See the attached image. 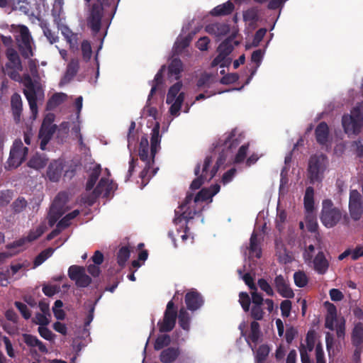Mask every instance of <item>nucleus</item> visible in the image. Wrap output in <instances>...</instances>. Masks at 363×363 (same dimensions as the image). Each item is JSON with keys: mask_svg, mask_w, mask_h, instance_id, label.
<instances>
[{"mask_svg": "<svg viewBox=\"0 0 363 363\" xmlns=\"http://www.w3.org/2000/svg\"><path fill=\"white\" fill-rule=\"evenodd\" d=\"M352 147L358 157H363V143L361 140L353 141L352 143Z\"/></svg>", "mask_w": 363, "mask_h": 363, "instance_id": "nucleus-63", "label": "nucleus"}, {"mask_svg": "<svg viewBox=\"0 0 363 363\" xmlns=\"http://www.w3.org/2000/svg\"><path fill=\"white\" fill-rule=\"evenodd\" d=\"M304 208L307 213H313L314 210V189L308 186L303 198Z\"/></svg>", "mask_w": 363, "mask_h": 363, "instance_id": "nucleus-36", "label": "nucleus"}, {"mask_svg": "<svg viewBox=\"0 0 363 363\" xmlns=\"http://www.w3.org/2000/svg\"><path fill=\"white\" fill-rule=\"evenodd\" d=\"M108 0H95L91 6L87 25L94 34L98 33L101 29L104 6L108 5Z\"/></svg>", "mask_w": 363, "mask_h": 363, "instance_id": "nucleus-10", "label": "nucleus"}, {"mask_svg": "<svg viewBox=\"0 0 363 363\" xmlns=\"http://www.w3.org/2000/svg\"><path fill=\"white\" fill-rule=\"evenodd\" d=\"M262 9L259 6H252L243 12V20L246 22L256 23L259 21Z\"/></svg>", "mask_w": 363, "mask_h": 363, "instance_id": "nucleus-35", "label": "nucleus"}, {"mask_svg": "<svg viewBox=\"0 0 363 363\" xmlns=\"http://www.w3.org/2000/svg\"><path fill=\"white\" fill-rule=\"evenodd\" d=\"M40 26L43 31L44 35L46 37L48 40L50 44H53L58 41L59 38L55 33L53 32L50 28L48 22L47 21L43 20L40 22Z\"/></svg>", "mask_w": 363, "mask_h": 363, "instance_id": "nucleus-37", "label": "nucleus"}, {"mask_svg": "<svg viewBox=\"0 0 363 363\" xmlns=\"http://www.w3.org/2000/svg\"><path fill=\"white\" fill-rule=\"evenodd\" d=\"M239 75L237 73H230L223 76L220 79V83L223 84H233L238 81Z\"/></svg>", "mask_w": 363, "mask_h": 363, "instance_id": "nucleus-60", "label": "nucleus"}, {"mask_svg": "<svg viewBox=\"0 0 363 363\" xmlns=\"http://www.w3.org/2000/svg\"><path fill=\"white\" fill-rule=\"evenodd\" d=\"M14 305L26 320H28L31 317V313L25 303L15 301Z\"/></svg>", "mask_w": 363, "mask_h": 363, "instance_id": "nucleus-57", "label": "nucleus"}, {"mask_svg": "<svg viewBox=\"0 0 363 363\" xmlns=\"http://www.w3.org/2000/svg\"><path fill=\"white\" fill-rule=\"evenodd\" d=\"M27 206V201L23 197H19L12 203L14 213H19L23 211Z\"/></svg>", "mask_w": 363, "mask_h": 363, "instance_id": "nucleus-54", "label": "nucleus"}, {"mask_svg": "<svg viewBox=\"0 0 363 363\" xmlns=\"http://www.w3.org/2000/svg\"><path fill=\"white\" fill-rule=\"evenodd\" d=\"M10 32L13 34L16 46L24 59L34 55V41L28 28L25 25L11 26Z\"/></svg>", "mask_w": 363, "mask_h": 363, "instance_id": "nucleus-3", "label": "nucleus"}, {"mask_svg": "<svg viewBox=\"0 0 363 363\" xmlns=\"http://www.w3.org/2000/svg\"><path fill=\"white\" fill-rule=\"evenodd\" d=\"M249 148L248 144L242 145L238 150L234 160V162L239 164L242 162L247 156V152Z\"/></svg>", "mask_w": 363, "mask_h": 363, "instance_id": "nucleus-53", "label": "nucleus"}, {"mask_svg": "<svg viewBox=\"0 0 363 363\" xmlns=\"http://www.w3.org/2000/svg\"><path fill=\"white\" fill-rule=\"evenodd\" d=\"M213 159L211 156H206L202 165V172L200 174L201 164H197L194 169V174L196 176L191 185V190L199 189L206 181H210L213 177H211V172L209 171V167L212 164Z\"/></svg>", "mask_w": 363, "mask_h": 363, "instance_id": "nucleus-12", "label": "nucleus"}, {"mask_svg": "<svg viewBox=\"0 0 363 363\" xmlns=\"http://www.w3.org/2000/svg\"><path fill=\"white\" fill-rule=\"evenodd\" d=\"M241 335L245 337L247 344L254 350L262 336L259 323L257 321H252L250 323V331L248 335H246V332L243 330H242Z\"/></svg>", "mask_w": 363, "mask_h": 363, "instance_id": "nucleus-18", "label": "nucleus"}, {"mask_svg": "<svg viewBox=\"0 0 363 363\" xmlns=\"http://www.w3.org/2000/svg\"><path fill=\"white\" fill-rule=\"evenodd\" d=\"M236 33H233L224 40L218 47V55L211 62V67L220 65L222 67L227 66L230 62L228 56L233 52L235 45H238L240 42L236 40Z\"/></svg>", "mask_w": 363, "mask_h": 363, "instance_id": "nucleus-8", "label": "nucleus"}, {"mask_svg": "<svg viewBox=\"0 0 363 363\" xmlns=\"http://www.w3.org/2000/svg\"><path fill=\"white\" fill-rule=\"evenodd\" d=\"M89 174L88 179L97 182L101 173V167L99 164H94L89 169Z\"/></svg>", "mask_w": 363, "mask_h": 363, "instance_id": "nucleus-56", "label": "nucleus"}, {"mask_svg": "<svg viewBox=\"0 0 363 363\" xmlns=\"http://www.w3.org/2000/svg\"><path fill=\"white\" fill-rule=\"evenodd\" d=\"M177 318V308L173 301L171 300L167 304L162 321H159L157 323L160 332L168 333L172 331L175 326Z\"/></svg>", "mask_w": 363, "mask_h": 363, "instance_id": "nucleus-13", "label": "nucleus"}, {"mask_svg": "<svg viewBox=\"0 0 363 363\" xmlns=\"http://www.w3.org/2000/svg\"><path fill=\"white\" fill-rule=\"evenodd\" d=\"M23 84L26 87L23 89V94L28 102L33 116L35 117L38 113L37 93L35 86L29 74L23 75Z\"/></svg>", "mask_w": 363, "mask_h": 363, "instance_id": "nucleus-14", "label": "nucleus"}, {"mask_svg": "<svg viewBox=\"0 0 363 363\" xmlns=\"http://www.w3.org/2000/svg\"><path fill=\"white\" fill-rule=\"evenodd\" d=\"M38 331L40 335L47 340H52L55 337L52 332L45 326L38 327Z\"/></svg>", "mask_w": 363, "mask_h": 363, "instance_id": "nucleus-62", "label": "nucleus"}, {"mask_svg": "<svg viewBox=\"0 0 363 363\" xmlns=\"http://www.w3.org/2000/svg\"><path fill=\"white\" fill-rule=\"evenodd\" d=\"M352 344L354 347H363V324H355L351 335Z\"/></svg>", "mask_w": 363, "mask_h": 363, "instance_id": "nucleus-32", "label": "nucleus"}, {"mask_svg": "<svg viewBox=\"0 0 363 363\" xmlns=\"http://www.w3.org/2000/svg\"><path fill=\"white\" fill-rule=\"evenodd\" d=\"M280 309L283 317H289L291 310V301L289 300H284L281 301L280 304Z\"/></svg>", "mask_w": 363, "mask_h": 363, "instance_id": "nucleus-59", "label": "nucleus"}, {"mask_svg": "<svg viewBox=\"0 0 363 363\" xmlns=\"http://www.w3.org/2000/svg\"><path fill=\"white\" fill-rule=\"evenodd\" d=\"M235 130H232L227 135H225L223 138H220L216 142L215 147H222V151L219 154V156L216 160V164L213 166L211 170H209L211 172V177H214L216 173L218 172L220 167L225 163L227 158L225 150L227 151L231 150L232 149L235 148L239 145L240 141L237 138H235Z\"/></svg>", "mask_w": 363, "mask_h": 363, "instance_id": "nucleus-4", "label": "nucleus"}, {"mask_svg": "<svg viewBox=\"0 0 363 363\" xmlns=\"http://www.w3.org/2000/svg\"><path fill=\"white\" fill-rule=\"evenodd\" d=\"M306 346L308 351L311 352L315 346V332L313 330H310L306 335Z\"/></svg>", "mask_w": 363, "mask_h": 363, "instance_id": "nucleus-58", "label": "nucleus"}, {"mask_svg": "<svg viewBox=\"0 0 363 363\" xmlns=\"http://www.w3.org/2000/svg\"><path fill=\"white\" fill-rule=\"evenodd\" d=\"M43 233L42 227H38L34 230H30L27 236L28 242H33L39 238Z\"/></svg>", "mask_w": 363, "mask_h": 363, "instance_id": "nucleus-64", "label": "nucleus"}, {"mask_svg": "<svg viewBox=\"0 0 363 363\" xmlns=\"http://www.w3.org/2000/svg\"><path fill=\"white\" fill-rule=\"evenodd\" d=\"M342 211L335 206L331 199H324L322 202V209L320 219L323 225L328 228L335 227L342 219Z\"/></svg>", "mask_w": 363, "mask_h": 363, "instance_id": "nucleus-7", "label": "nucleus"}, {"mask_svg": "<svg viewBox=\"0 0 363 363\" xmlns=\"http://www.w3.org/2000/svg\"><path fill=\"white\" fill-rule=\"evenodd\" d=\"M161 136L160 135V125L157 123L152 128L150 138V152L149 154V142L146 136L141 138L138 155L141 161L145 162V167L140 173L143 188L147 184L150 178L156 174L158 167L154 168L155 157L160 149Z\"/></svg>", "mask_w": 363, "mask_h": 363, "instance_id": "nucleus-1", "label": "nucleus"}, {"mask_svg": "<svg viewBox=\"0 0 363 363\" xmlns=\"http://www.w3.org/2000/svg\"><path fill=\"white\" fill-rule=\"evenodd\" d=\"M130 250L128 247L123 246L121 247L117 253V263L121 267H123L130 257Z\"/></svg>", "mask_w": 363, "mask_h": 363, "instance_id": "nucleus-43", "label": "nucleus"}, {"mask_svg": "<svg viewBox=\"0 0 363 363\" xmlns=\"http://www.w3.org/2000/svg\"><path fill=\"white\" fill-rule=\"evenodd\" d=\"M314 270L320 274H324L328 269L329 262L324 253L320 251L311 260Z\"/></svg>", "mask_w": 363, "mask_h": 363, "instance_id": "nucleus-24", "label": "nucleus"}, {"mask_svg": "<svg viewBox=\"0 0 363 363\" xmlns=\"http://www.w3.org/2000/svg\"><path fill=\"white\" fill-rule=\"evenodd\" d=\"M28 153V148L23 147L21 140H15L6 162L7 166L5 168L6 169H11L18 167L25 161Z\"/></svg>", "mask_w": 363, "mask_h": 363, "instance_id": "nucleus-11", "label": "nucleus"}, {"mask_svg": "<svg viewBox=\"0 0 363 363\" xmlns=\"http://www.w3.org/2000/svg\"><path fill=\"white\" fill-rule=\"evenodd\" d=\"M54 249L48 247L40 252L35 258L33 261L34 267H37L42 264L47 259L52 255Z\"/></svg>", "mask_w": 363, "mask_h": 363, "instance_id": "nucleus-42", "label": "nucleus"}, {"mask_svg": "<svg viewBox=\"0 0 363 363\" xmlns=\"http://www.w3.org/2000/svg\"><path fill=\"white\" fill-rule=\"evenodd\" d=\"M188 310L195 311L199 309L204 303L202 295L196 289H192L188 291L184 298Z\"/></svg>", "mask_w": 363, "mask_h": 363, "instance_id": "nucleus-19", "label": "nucleus"}, {"mask_svg": "<svg viewBox=\"0 0 363 363\" xmlns=\"http://www.w3.org/2000/svg\"><path fill=\"white\" fill-rule=\"evenodd\" d=\"M56 130L55 125L45 124V121H44L41 128L39 131V138H45L50 140L55 133Z\"/></svg>", "mask_w": 363, "mask_h": 363, "instance_id": "nucleus-44", "label": "nucleus"}, {"mask_svg": "<svg viewBox=\"0 0 363 363\" xmlns=\"http://www.w3.org/2000/svg\"><path fill=\"white\" fill-rule=\"evenodd\" d=\"M182 88V82L181 81H179L172 86H171L167 94L166 103H172L174 101V99H177V96L181 93L180 91Z\"/></svg>", "mask_w": 363, "mask_h": 363, "instance_id": "nucleus-39", "label": "nucleus"}, {"mask_svg": "<svg viewBox=\"0 0 363 363\" xmlns=\"http://www.w3.org/2000/svg\"><path fill=\"white\" fill-rule=\"evenodd\" d=\"M327 163L328 158L323 154L311 156L307 169V177L310 184H314L322 182Z\"/></svg>", "mask_w": 363, "mask_h": 363, "instance_id": "nucleus-5", "label": "nucleus"}, {"mask_svg": "<svg viewBox=\"0 0 363 363\" xmlns=\"http://www.w3.org/2000/svg\"><path fill=\"white\" fill-rule=\"evenodd\" d=\"M342 125L345 133L358 135L363 126V113L359 106L354 107L350 114L342 118Z\"/></svg>", "mask_w": 363, "mask_h": 363, "instance_id": "nucleus-9", "label": "nucleus"}, {"mask_svg": "<svg viewBox=\"0 0 363 363\" xmlns=\"http://www.w3.org/2000/svg\"><path fill=\"white\" fill-rule=\"evenodd\" d=\"M234 9V4L230 0H229L223 4L216 6L211 11V14L213 16H228L233 11Z\"/></svg>", "mask_w": 363, "mask_h": 363, "instance_id": "nucleus-31", "label": "nucleus"}, {"mask_svg": "<svg viewBox=\"0 0 363 363\" xmlns=\"http://www.w3.org/2000/svg\"><path fill=\"white\" fill-rule=\"evenodd\" d=\"M177 317L179 319V326L183 330L189 331L190 329L191 317L184 307L180 308L179 314L177 313Z\"/></svg>", "mask_w": 363, "mask_h": 363, "instance_id": "nucleus-38", "label": "nucleus"}, {"mask_svg": "<svg viewBox=\"0 0 363 363\" xmlns=\"http://www.w3.org/2000/svg\"><path fill=\"white\" fill-rule=\"evenodd\" d=\"M48 161V158L45 154L36 152L28 160L27 165L32 169L38 170L44 168L46 166Z\"/></svg>", "mask_w": 363, "mask_h": 363, "instance_id": "nucleus-29", "label": "nucleus"}, {"mask_svg": "<svg viewBox=\"0 0 363 363\" xmlns=\"http://www.w3.org/2000/svg\"><path fill=\"white\" fill-rule=\"evenodd\" d=\"M270 352V348L267 345H260L256 352V362L257 363H264L268 357Z\"/></svg>", "mask_w": 363, "mask_h": 363, "instance_id": "nucleus-45", "label": "nucleus"}, {"mask_svg": "<svg viewBox=\"0 0 363 363\" xmlns=\"http://www.w3.org/2000/svg\"><path fill=\"white\" fill-rule=\"evenodd\" d=\"M212 197L211 191L208 188H203L194 197L192 193H188L184 201L178 207L179 209L175 211L174 223L177 225L182 220H185L186 223H187L189 220L194 218L197 211L189 206L193 199L194 202L197 203L199 201H205Z\"/></svg>", "mask_w": 363, "mask_h": 363, "instance_id": "nucleus-2", "label": "nucleus"}, {"mask_svg": "<svg viewBox=\"0 0 363 363\" xmlns=\"http://www.w3.org/2000/svg\"><path fill=\"white\" fill-rule=\"evenodd\" d=\"M348 208L351 218L354 221L359 220L363 215V203L362 195L356 189L350 191Z\"/></svg>", "mask_w": 363, "mask_h": 363, "instance_id": "nucleus-15", "label": "nucleus"}, {"mask_svg": "<svg viewBox=\"0 0 363 363\" xmlns=\"http://www.w3.org/2000/svg\"><path fill=\"white\" fill-rule=\"evenodd\" d=\"M327 163L328 158L323 154L311 156L307 169V177L310 184H314L322 182Z\"/></svg>", "mask_w": 363, "mask_h": 363, "instance_id": "nucleus-6", "label": "nucleus"}, {"mask_svg": "<svg viewBox=\"0 0 363 363\" xmlns=\"http://www.w3.org/2000/svg\"><path fill=\"white\" fill-rule=\"evenodd\" d=\"M267 30L266 28H262L257 30L253 37L252 42L250 45H246V48L248 49L251 47H258L260 42L264 38L266 35Z\"/></svg>", "mask_w": 363, "mask_h": 363, "instance_id": "nucleus-48", "label": "nucleus"}, {"mask_svg": "<svg viewBox=\"0 0 363 363\" xmlns=\"http://www.w3.org/2000/svg\"><path fill=\"white\" fill-rule=\"evenodd\" d=\"M69 279L75 282L77 287L85 288L91 283V278L86 274L85 268L72 265L68 269Z\"/></svg>", "mask_w": 363, "mask_h": 363, "instance_id": "nucleus-16", "label": "nucleus"}, {"mask_svg": "<svg viewBox=\"0 0 363 363\" xmlns=\"http://www.w3.org/2000/svg\"><path fill=\"white\" fill-rule=\"evenodd\" d=\"M295 284L300 288L304 287L308 284V277L302 271L296 272L294 274Z\"/></svg>", "mask_w": 363, "mask_h": 363, "instance_id": "nucleus-49", "label": "nucleus"}, {"mask_svg": "<svg viewBox=\"0 0 363 363\" xmlns=\"http://www.w3.org/2000/svg\"><path fill=\"white\" fill-rule=\"evenodd\" d=\"M264 312L262 308V305H252L250 310V316L256 320H261L263 319Z\"/></svg>", "mask_w": 363, "mask_h": 363, "instance_id": "nucleus-51", "label": "nucleus"}, {"mask_svg": "<svg viewBox=\"0 0 363 363\" xmlns=\"http://www.w3.org/2000/svg\"><path fill=\"white\" fill-rule=\"evenodd\" d=\"M24 342L29 347H38V350L43 353L48 352L46 346L36 336L30 334H23Z\"/></svg>", "mask_w": 363, "mask_h": 363, "instance_id": "nucleus-33", "label": "nucleus"}, {"mask_svg": "<svg viewBox=\"0 0 363 363\" xmlns=\"http://www.w3.org/2000/svg\"><path fill=\"white\" fill-rule=\"evenodd\" d=\"M171 342V338L169 335L164 334L159 335L155 340L154 344V349L157 351L162 350L166 346H168Z\"/></svg>", "mask_w": 363, "mask_h": 363, "instance_id": "nucleus-46", "label": "nucleus"}, {"mask_svg": "<svg viewBox=\"0 0 363 363\" xmlns=\"http://www.w3.org/2000/svg\"><path fill=\"white\" fill-rule=\"evenodd\" d=\"M277 292L284 298H291L294 296L293 290L283 275H277L274 281Z\"/></svg>", "mask_w": 363, "mask_h": 363, "instance_id": "nucleus-20", "label": "nucleus"}, {"mask_svg": "<svg viewBox=\"0 0 363 363\" xmlns=\"http://www.w3.org/2000/svg\"><path fill=\"white\" fill-rule=\"evenodd\" d=\"M64 169L63 163L60 160L51 162L47 169V177L50 182H57L60 180Z\"/></svg>", "mask_w": 363, "mask_h": 363, "instance_id": "nucleus-22", "label": "nucleus"}, {"mask_svg": "<svg viewBox=\"0 0 363 363\" xmlns=\"http://www.w3.org/2000/svg\"><path fill=\"white\" fill-rule=\"evenodd\" d=\"M185 94L184 92L180 93L176 99L171 103L169 108V113L172 116H178L181 109L182 105L184 101Z\"/></svg>", "mask_w": 363, "mask_h": 363, "instance_id": "nucleus-41", "label": "nucleus"}, {"mask_svg": "<svg viewBox=\"0 0 363 363\" xmlns=\"http://www.w3.org/2000/svg\"><path fill=\"white\" fill-rule=\"evenodd\" d=\"M11 106L13 120L16 123H18L21 121V116L23 111V102L19 94L14 93L11 96Z\"/></svg>", "mask_w": 363, "mask_h": 363, "instance_id": "nucleus-23", "label": "nucleus"}, {"mask_svg": "<svg viewBox=\"0 0 363 363\" xmlns=\"http://www.w3.org/2000/svg\"><path fill=\"white\" fill-rule=\"evenodd\" d=\"M82 57L84 61L88 62L91 57L92 50L90 43L88 40H84L81 45Z\"/></svg>", "mask_w": 363, "mask_h": 363, "instance_id": "nucleus-52", "label": "nucleus"}, {"mask_svg": "<svg viewBox=\"0 0 363 363\" xmlns=\"http://www.w3.org/2000/svg\"><path fill=\"white\" fill-rule=\"evenodd\" d=\"M239 302L245 312L250 311L251 298L247 292H240L239 294Z\"/></svg>", "mask_w": 363, "mask_h": 363, "instance_id": "nucleus-50", "label": "nucleus"}, {"mask_svg": "<svg viewBox=\"0 0 363 363\" xmlns=\"http://www.w3.org/2000/svg\"><path fill=\"white\" fill-rule=\"evenodd\" d=\"M79 69V60L77 59H72L67 65L65 74L60 81V84L69 83L76 76Z\"/></svg>", "mask_w": 363, "mask_h": 363, "instance_id": "nucleus-26", "label": "nucleus"}, {"mask_svg": "<svg viewBox=\"0 0 363 363\" xmlns=\"http://www.w3.org/2000/svg\"><path fill=\"white\" fill-rule=\"evenodd\" d=\"M250 252L255 255L257 258H260L262 256V250L259 245L257 234L255 232L252 233L250 239Z\"/></svg>", "mask_w": 363, "mask_h": 363, "instance_id": "nucleus-40", "label": "nucleus"}, {"mask_svg": "<svg viewBox=\"0 0 363 363\" xmlns=\"http://www.w3.org/2000/svg\"><path fill=\"white\" fill-rule=\"evenodd\" d=\"M6 56L8 60L5 65L6 69H17L23 70V65L19 54L13 48L6 49Z\"/></svg>", "mask_w": 363, "mask_h": 363, "instance_id": "nucleus-21", "label": "nucleus"}, {"mask_svg": "<svg viewBox=\"0 0 363 363\" xmlns=\"http://www.w3.org/2000/svg\"><path fill=\"white\" fill-rule=\"evenodd\" d=\"M206 31L216 37H222L230 32V26L223 23H211L206 26Z\"/></svg>", "mask_w": 363, "mask_h": 363, "instance_id": "nucleus-27", "label": "nucleus"}, {"mask_svg": "<svg viewBox=\"0 0 363 363\" xmlns=\"http://www.w3.org/2000/svg\"><path fill=\"white\" fill-rule=\"evenodd\" d=\"M65 200L66 194L63 192L59 193L55 198L51 206V213L48 219L50 226H53L63 214L61 210L66 203Z\"/></svg>", "mask_w": 363, "mask_h": 363, "instance_id": "nucleus-17", "label": "nucleus"}, {"mask_svg": "<svg viewBox=\"0 0 363 363\" xmlns=\"http://www.w3.org/2000/svg\"><path fill=\"white\" fill-rule=\"evenodd\" d=\"M329 134V127L328 124L324 121L320 122L315 129V136L316 141L321 145H325L328 143Z\"/></svg>", "mask_w": 363, "mask_h": 363, "instance_id": "nucleus-25", "label": "nucleus"}, {"mask_svg": "<svg viewBox=\"0 0 363 363\" xmlns=\"http://www.w3.org/2000/svg\"><path fill=\"white\" fill-rule=\"evenodd\" d=\"M66 96L67 95L64 93H56L52 96L51 99L48 101V104L58 106L64 101Z\"/></svg>", "mask_w": 363, "mask_h": 363, "instance_id": "nucleus-61", "label": "nucleus"}, {"mask_svg": "<svg viewBox=\"0 0 363 363\" xmlns=\"http://www.w3.org/2000/svg\"><path fill=\"white\" fill-rule=\"evenodd\" d=\"M180 355L179 347H169L163 350L160 354V360L162 363H172Z\"/></svg>", "mask_w": 363, "mask_h": 363, "instance_id": "nucleus-28", "label": "nucleus"}, {"mask_svg": "<svg viewBox=\"0 0 363 363\" xmlns=\"http://www.w3.org/2000/svg\"><path fill=\"white\" fill-rule=\"evenodd\" d=\"M306 223L307 229L309 232L315 233L317 231L318 225L316 220V218L313 213H308L306 217Z\"/></svg>", "mask_w": 363, "mask_h": 363, "instance_id": "nucleus-47", "label": "nucleus"}, {"mask_svg": "<svg viewBox=\"0 0 363 363\" xmlns=\"http://www.w3.org/2000/svg\"><path fill=\"white\" fill-rule=\"evenodd\" d=\"M183 71V63L179 58H173L168 67L169 77H174V79H179L181 72Z\"/></svg>", "mask_w": 363, "mask_h": 363, "instance_id": "nucleus-30", "label": "nucleus"}, {"mask_svg": "<svg viewBox=\"0 0 363 363\" xmlns=\"http://www.w3.org/2000/svg\"><path fill=\"white\" fill-rule=\"evenodd\" d=\"M106 183H107V178L102 177L99 180L98 184L93 189V191L91 194L90 196L91 197V201L89 203V205H92L95 202L96 199L97 198H99L101 195L103 194V196L105 197Z\"/></svg>", "mask_w": 363, "mask_h": 363, "instance_id": "nucleus-34", "label": "nucleus"}, {"mask_svg": "<svg viewBox=\"0 0 363 363\" xmlns=\"http://www.w3.org/2000/svg\"><path fill=\"white\" fill-rule=\"evenodd\" d=\"M257 284L262 291H264L268 296H273L274 295V291L271 286V285L268 283V281L262 278L259 279L257 281Z\"/></svg>", "mask_w": 363, "mask_h": 363, "instance_id": "nucleus-55", "label": "nucleus"}]
</instances>
